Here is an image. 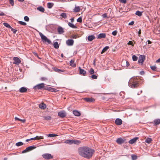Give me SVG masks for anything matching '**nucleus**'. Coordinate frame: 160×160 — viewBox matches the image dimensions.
<instances>
[{
    "instance_id": "f257e3e1",
    "label": "nucleus",
    "mask_w": 160,
    "mask_h": 160,
    "mask_svg": "<svg viewBox=\"0 0 160 160\" xmlns=\"http://www.w3.org/2000/svg\"><path fill=\"white\" fill-rule=\"evenodd\" d=\"M78 152L79 154L81 157L89 159L92 157L94 151L87 146H83L78 148Z\"/></svg>"
},
{
    "instance_id": "f03ea898",
    "label": "nucleus",
    "mask_w": 160,
    "mask_h": 160,
    "mask_svg": "<svg viewBox=\"0 0 160 160\" xmlns=\"http://www.w3.org/2000/svg\"><path fill=\"white\" fill-rule=\"evenodd\" d=\"M129 85L132 88H136L139 86V83L135 78H131L129 80Z\"/></svg>"
},
{
    "instance_id": "7ed1b4c3",
    "label": "nucleus",
    "mask_w": 160,
    "mask_h": 160,
    "mask_svg": "<svg viewBox=\"0 0 160 160\" xmlns=\"http://www.w3.org/2000/svg\"><path fill=\"white\" fill-rule=\"evenodd\" d=\"M39 34L41 38L42 41L44 42H47L48 44L51 43V42L50 40L48 39L47 38L44 36L41 32H39Z\"/></svg>"
},
{
    "instance_id": "20e7f679",
    "label": "nucleus",
    "mask_w": 160,
    "mask_h": 160,
    "mask_svg": "<svg viewBox=\"0 0 160 160\" xmlns=\"http://www.w3.org/2000/svg\"><path fill=\"white\" fill-rule=\"evenodd\" d=\"M145 59V56L144 55H140L139 57L138 60L139 63H141L142 65Z\"/></svg>"
},
{
    "instance_id": "39448f33",
    "label": "nucleus",
    "mask_w": 160,
    "mask_h": 160,
    "mask_svg": "<svg viewBox=\"0 0 160 160\" xmlns=\"http://www.w3.org/2000/svg\"><path fill=\"white\" fill-rule=\"evenodd\" d=\"M42 157L46 159H49L52 158L53 157L50 154L47 153L43 154L42 155Z\"/></svg>"
},
{
    "instance_id": "423d86ee",
    "label": "nucleus",
    "mask_w": 160,
    "mask_h": 160,
    "mask_svg": "<svg viewBox=\"0 0 160 160\" xmlns=\"http://www.w3.org/2000/svg\"><path fill=\"white\" fill-rule=\"evenodd\" d=\"M58 115L61 118H64L67 115L66 112L64 111H62L58 113Z\"/></svg>"
},
{
    "instance_id": "0eeeda50",
    "label": "nucleus",
    "mask_w": 160,
    "mask_h": 160,
    "mask_svg": "<svg viewBox=\"0 0 160 160\" xmlns=\"http://www.w3.org/2000/svg\"><path fill=\"white\" fill-rule=\"evenodd\" d=\"M13 59L14 61V62H13V64L18 65L21 63L20 60L17 57H14Z\"/></svg>"
},
{
    "instance_id": "6e6552de",
    "label": "nucleus",
    "mask_w": 160,
    "mask_h": 160,
    "mask_svg": "<svg viewBox=\"0 0 160 160\" xmlns=\"http://www.w3.org/2000/svg\"><path fill=\"white\" fill-rule=\"evenodd\" d=\"M44 84L43 83H41L35 86L34 88L35 89H40L44 87Z\"/></svg>"
},
{
    "instance_id": "1a4fd4ad",
    "label": "nucleus",
    "mask_w": 160,
    "mask_h": 160,
    "mask_svg": "<svg viewBox=\"0 0 160 160\" xmlns=\"http://www.w3.org/2000/svg\"><path fill=\"white\" fill-rule=\"evenodd\" d=\"M125 140L123 139H122V138H118L116 141V142L118 143L119 144H121L125 142Z\"/></svg>"
},
{
    "instance_id": "9d476101",
    "label": "nucleus",
    "mask_w": 160,
    "mask_h": 160,
    "mask_svg": "<svg viewBox=\"0 0 160 160\" xmlns=\"http://www.w3.org/2000/svg\"><path fill=\"white\" fill-rule=\"evenodd\" d=\"M83 99L88 102H93L95 101V99L92 98H83Z\"/></svg>"
},
{
    "instance_id": "9b49d317",
    "label": "nucleus",
    "mask_w": 160,
    "mask_h": 160,
    "mask_svg": "<svg viewBox=\"0 0 160 160\" xmlns=\"http://www.w3.org/2000/svg\"><path fill=\"white\" fill-rule=\"evenodd\" d=\"M44 89L46 90H48L52 92H56L58 91V90L56 89L50 87L45 88Z\"/></svg>"
},
{
    "instance_id": "f8f14e48",
    "label": "nucleus",
    "mask_w": 160,
    "mask_h": 160,
    "mask_svg": "<svg viewBox=\"0 0 160 160\" xmlns=\"http://www.w3.org/2000/svg\"><path fill=\"white\" fill-rule=\"evenodd\" d=\"M115 123L117 125H120L122 123V121L121 119L117 118L115 120Z\"/></svg>"
},
{
    "instance_id": "ddd939ff",
    "label": "nucleus",
    "mask_w": 160,
    "mask_h": 160,
    "mask_svg": "<svg viewBox=\"0 0 160 160\" xmlns=\"http://www.w3.org/2000/svg\"><path fill=\"white\" fill-rule=\"evenodd\" d=\"M74 41L72 39H68L67 40L66 43L68 46H72L73 45Z\"/></svg>"
},
{
    "instance_id": "4468645a",
    "label": "nucleus",
    "mask_w": 160,
    "mask_h": 160,
    "mask_svg": "<svg viewBox=\"0 0 160 160\" xmlns=\"http://www.w3.org/2000/svg\"><path fill=\"white\" fill-rule=\"evenodd\" d=\"M79 73L80 74L84 76L86 75V72L85 70L81 69L80 67L79 68Z\"/></svg>"
},
{
    "instance_id": "2eb2a0df",
    "label": "nucleus",
    "mask_w": 160,
    "mask_h": 160,
    "mask_svg": "<svg viewBox=\"0 0 160 160\" xmlns=\"http://www.w3.org/2000/svg\"><path fill=\"white\" fill-rule=\"evenodd\" d=\"M106 35L105 33H101L98 35L97 38L101 39L104 38H106Z\"/></svg>"
},
{
    "instance_id": "dca6fc26",
    "label": "nucleus",
    "mask_w": 160,
    "mask_h": 160,
    "mask_svg": "<svg viewBox=\"0 0 160 160\" xmlns=\"http://www.w3.org/2000/svg\"><path fill=\"white\" fill-rule=\"evenodd\" d=\"M27 91V88L25 87H22L20 88L19 90V92L21 93H24L26 92Z\"/></svg>"
},
{
    "instance_id": "f3484780",
    "label": "nucleus",
    "mask_w": 160,
    "mask_h": 160,
    "mask_svg": "<svg viewBox=\"0 0 160 160\" xmlns=\"http://www.w3.org/2000/svg\"><path fill=\"white\" fill-rule=\"evenodd\" d=\"M73 113L75 116L78 117L79 116L81 115L80 112L76 110H75L73 111Z\"/></svg>"
},
{
    "instance_id": "a211bd4d",
    "label": "nucleus",
    "mask_w": 160,
    "mask_h": 160,
    "mask_svg": "<svg viewBox=\"0 0 160 160\" xmlns=\"http://www.w3.org/2000/svg\"><path fill=\"white\" fill-rule=\"evenodd\" d=\"M57 30L59 34H62L64 32L63 29L61 27H58Z\"/></svg>"
},
{
    "instance_id": "6ab92c4d",
    "label": "nucleus",
    "mask_w": 160,
    "mask_h": 160,
    "mask_svg": "<svg viewBox=\"0 0 160 160\" xmlns=\"http://www.w3.org/2000/svg\"><path fill=\"white\" fill-rule=\"evenodd\" d=\"M39 107L41 109H44L46 108V105L43 103H42L39 105Z\"/></svg>"
},
{
    "instance_id": "aec40b11",
    "label": "nucleus",
    "mask_w": 160,
    "mask_h": 160,
    "mask_svg": "<svg viewBox=\"0 0 160 160\" xmlns=\"http://www.w3.org/2000/svg\"><path fill=\"white\" fill-rule=\"evenodd\" d=\"M81 10V8L79 6H76L73 9V12H79Z\"/></svg>"
},
{
    "instance_id": "412c9836",
    "label": "nucleus",
    "mask_w": 160,
    "mask_h": 160,
    "mask_svg": "<svg viewBox=\"0 0 160 160\" xmlns=\"http://www.w3.org/2000/svg\"><path fill=\"white\" fill-rule=\"evenodd\" d=\"M138 138H135L129 140V142L131 144H132L135 143L138 139Z\"/></svg>"
},
{
    "instance_id": "4be33fe9",
    "label": "nucleus",
    "mask_w": 160,
    "mask_h": 160,
    "mask_svg": "<svg viewBox=\"0 0 160 160\" xmlns=\"http://www.w3.org/2000/svg\"><path fill=\"white\" fill-rule=\"evenodd\" d=\"M95 38V37L94 35H92L89 36L88 37V39L90 41H91Z\"/></svg>"
},
{
    "instance_id": "5701e85b",
    "label": "nucleus",
    "mask_w": 160,
    "mask_h": 160,
    "mask_svg": "<svg viewBox=\"0 0 160 160\" xmlns=\"http://www.w3.org/2000/svg\"><path fill=\"white\" fill-rule=\"evenodd\" d=\"M37 10L42 12H44L45 11L44 8L42 6L38 7L37 8Z\"/></svg>"
},
{
    "instance_id": "b1692460",
    "label": "nucleus",
    "mask_w": 160,
    "mask_h": 160,
    "mask_svg": "<svg viewBox=\"0 0 160 160\" xmlns=\"http://www.w3.org/2000/svg\"><path fill=\"white\" fill-rule=\"evenodd\" d=\"M81 143V141L80 140H72V143H74L77 145H78L80 144Z\"/></svg>"
},
{
    "instance_id": "393cba45",
    "label": "nucleus",
    "mask_w": 160,
    "mask_h": 160,
    "mask_svg": "<svg viewBox=\"0 0 160 160\" xmlns=\"http://www.w3.org/2000/svg\"><path fill=\"white\" fill-rule=\"evenodd\" d=\"M70 66L73 67H75L76 66V64L74 63V61L73 60H71L70 62Z\"/></svg>"
},
{
    "instance_id": "a878e982",
    "label": "nucleus",
    "mask_w": 160,
    "mask_h": 160,
    "mask_svg": "<svg viewBox=\"0 0 160 160\" xmlns=\"http://www.w3.org/2000/svg\"><path fill=\"white\" fill-rule=\"evenodd\" d=\"M33 140H39L41 139H43V136H36L34 138H32Z\"/></svg>"
},
{
    "instance_id": "bb28decb",
    "label": "nucleus",
    "mask_w": 160,
    "mask_h": 160,
    "mask_svg": "<svg viewBox=\"0 0 160 160\" xmlns=\"http://www.w3.org/2000/svg\"><path fill=\"white\" fill-rule=\"evenodd\" d=\"M109 48V47L108 46L105 47L102 50L101 52V54H102L106 51L108 50V49Z\"/></svg>"
},
{
    "instance_id": "cd10ccee",
    "label": "nucleus",
    "mask_w": 160,
    "mask_h": 160,
    "mask_svg": "<svg viewBox=\"0 0 160 160\" xmlns=\"http://www.w3.org/2000/svg\"><path fill=\"white\" fill-rule=\"evenodd\" d=\"M36 148V147L34 146H30L27 148V149H28V152L35 149Z\"/></svg>"
},
{
    "instance_id": "c85d7f7f",
    "label": "nucleus",
    "mask_w": 160,
    "mask_h": 160,
    "mask_svg": "<svg viewBox=\"0 0 160 160\" xmlns=\"http://www.w3.org/2000/svg\"><path fill=\"white\" fill-rule=\"evenodd\" d=\"M64 143L69 144H72V140H67L64 141Z\"/></svg>"
},
{
    "instance_id": "c756f323",
    "label": "nucleus",
    "mask_w": 160,
    "mask_h": 160,
    "mask_svg": "<svg viewBox=\"0 0 160 160\" xmlns=\"http://www.w3.org/2000/svg\"><path fill=\"white\" fill-rule=\"evenodd\" d=\"M53 46L54 48L56 49H58L59 48V45L58 42H54L53 44Z\"/></svg>"
},
{
    "instance_id": "7c9ffc66",
    "label": "nucleus",
    "mask_w": 160,
    "mask_h": 160,
    "mask_svg": "<svg viewBox=\"0 0 160 160\" xmlns=\"http://www.w3.org/2000/svg\"><path fill=\"white\" fill-rule=\"evenodd\" d=\"M68 26L70 27L73 28H77V27L73 24L71 23L70 22H69L68 23Z\"/></svg>"
},
{
    "instance_id": "2f4dec72",
    "label": "nucleus",
    "mask_w": 160,
    "mask_h": 160,
    "mask_svg": "<svg viewBox=\"0 0 160 160\" xmlns=\"http://www.w3.org/2000/svg\"><path fill=\"white\" fill-rule=\"evenodd\" d=\"M53 5V4L51 2H48L47 3V7L49 8H51Z\"/></svg>"
},
{
    "instance_id": "473e14b6",
    "label": "nucleus",
    "mask_w": 160,
    "mask_h": 160,
    "mask_svg": "<svg viewBox=\"0 0 160 160\" xmlns=\"http://www.w3.org/2000/svg\"><path fill=\"white\" fill-rule=\"evenodd\" d=\"M152 140L151 138H148L145 140V142L148 143H150L152 141Z\"/></svg>"
},
{
    "instance_id": "72a5a7b5",
    "label": "nucleus",
    "mask_w": 160,
    "mask_h": 160,
    "mask_svg": "<svg viewBox=\"0 0 160 160\" xmlns=\"http://www.w3.org/2000/svg\"><path fill=\"white\" fill-rule=\"evenodd\" d=\"M154 123L155 125H158L160 123V119H158L154 120Z\"/></svg>"
},
{
    "instance_id": "f704fd0d",
    "label": "nucleus",
    "mask_w": 160,
    "mask_h": 160,
    "mask_svg": "<svg viewBox=\"0 0 160 160\" xmlns=\"http://www.w3.org/2000/svg\"><path fill=\"white\" fill-rule=\"evenodd\" d=\"M135 14L139 16H141L142 15V12L138 11H137L136 12Z\"/></svg>"
},
{
    "instance_id": "c9c22d12",
    "label": "nucleus",
    "mask_w": 160,
    "mask_h": 160,
    "mask_svg": "<svg viewBox=\"0 0 160 160\" xmlns=\"http://www.w3.org/2000/svg\"><path fill=\"white\" fill-rule=\"evenodd\" d=\"M54 70L55 71L59 72L60 73H61V72H64V70H62L61 69H59L57 68H55L54 69Z\"/></svg>"
},
{
    "instance_id": "e433bc0d",
    "label": "nucleus",
    "mask_w": 160,
    "mask_h": 160,
    "mask_svg": "<svg viewBox=\"0 0 160 160\" xmlns=\"http://www.w3.org/2000/svg\"><path fill=\"white\" fill-rule=\"evenodd\" d=\"M43 118L45 120H51L52 119V118L51 116H45L43 117Z\"/></svg>"
},
{
    "instance_id": "4c0bfd02",
    "label": "nucleus",
    "mask_w": 160,
    "mask_h": 160,
    "mask_svg": "<svg viewBox=\"0 0 160 160\" xmlns=\"http://www.w3.org/2000/svg\"><path fill=\"white\" fill-rule=\"evenodd\" d=\"M23 145V143L21 142H19L16 143V145L18 147L22 146Z\"/></svg>"
},
{
    "instance_id": "58836bf2",
    "label": "nucleus",
    "mask_w": 160,
    "mask_h": 160,
    "mask_svg": "<svg viewBox=\"0 0 160 160\" xmlns=\"http://www.w3.org/2000/svg\"><path fill=\"white\" fill-rule=\"evenodd\" d=\"M60 16L62 18H67V14L66 13L64 12H63L62 13L60 14Z\"/></svg>"
},
{
    "instance_id": "ea45409f",
    "label": "nucleus",
    "mask_w": 160,
    "mask_h": 160,
    "mask_svg": "<svg viewBox=\"0 0 160 160\" xmlns=\"http://www.w3.org/2000/svg\"><path fill=\"white\" fill-rule=\"evenodd\" d=\"M3 24L4 26H5L7 28H9L10 29L11 28H12V27H11V26L8 23H7L4 22L3 23Z\"/></svg>"
},
{
    "instance_id": "a19ab883",
    "label": "nucleus",
    "mask_w": 160,
    "mask_h": 160,
    "mask_svg": "<svg viewBox=\"0 0 160 160\" xmlns=\"http://www.w3.org/2000/svg\"><path fill=\"white\" fill-rule=\"evenodd\" d=\"M91 74H92L94 73V69L92 68H91L89 71Z\"/></svg>"
},
{
    "instance_id": "79ce46f5",
    "label": "nucleus",
    "mask_w": 160,
    "mask_h": 160,
    "mask_svg": "<svg viewBox=\"0 0 160 160\" xmlns=\"http://www.w3.org/2000/svg\"><path fill=\"white\" fill-rule=\"evenodd\" d=\"M57 136H58V135L55 134H50L48 135V137H53Z\"/></svg>"
},
{
    "instance_id": "37998d69",
    "label": "nucleus",
    "mask_w": 160,
    "mask_h": 160,
    "mask_svg": "<svg viewBox=\"0 0 160 160\" xmlns=\"http://www.w3.org/2000/svg\"><path fill=\"white\" fill-rule=\"evenodd\" d=\"M18 23L22 25H26L27 24L26 23L21 21H19Z\"/></svg>"
},
{
    "instance_id": "c03bdc74",
    "label": "nucleus",
    "mask_w": 160,
    "mask_h": 160,
    "mask_svg": "<svg viewBox=\"0 0 160 160\" xmlns=\"http://www.w3.org/2000/svg\"><path fill=\"white\" fill-rule=\"evenodd\" d=\"M132 60L134 61H136L138 59V57L135 55H133L132 56Z\"/></svg>"
},
{
    "instance_id": "a18cd8bd",
    "label": "nucleus",
    "mask_w": 160,
    "mask_h": 160,
    "mask_svg": "<svg viewBox=\"0 0 160 160\" xmlns=\"http://www.w3.org/2000/svg\"><path fill=\"white\" fill-rule=\"evenodd\" d=\"M132 159V160H135L137 158V157L135 155H132L131 156Z\"/></svg>"
},
{
    "instance_id": "49530a36",
    "label": "nucleus",
    "mask_w": 160,
    "mask_h": 160,
    "mask_svg": "<svg viewBox=\"0 0 160 160\" xmlns=\"http://www.w3.org/2000/svg\"><path fill=\"white\" fill-rule=\"evenodd\" d=\"M150 68L153 71H157V68L155 66H151Z\"/></svg>"
},
{
    "instance_id": "de8ad7c7",
    "label": "nucleus",
    "mask_w": 160,
    "mask_h": 160,
    "mask_svg": "<svg viewBox=\"0 0 160 160\" xmlns=\"http://www.w3.org/2000/svg\"><path fill=\"white\" fill-rule=\"evenodd\" d=\"M40 80L42 81H45L47 80L48 79L46 77H42L40 78Z\"/></svg>"
},
{
    "instance_id": "09e8293b",
    "label": "nucleus",
    "mask_w": 160,
    "mask_h": 160,
    "mask_svg": "<svg viewBox=\"0 0 160 160\" xmlns=\"http://www.w3.org/2000/svg\"><path fill=\"white\" fill-rule=\"evenodd\" d=\"M98 76L95 75L93 74L91 76V78L92 79H96L97 78Z\"/></svg>"
},
{
    "instance_id": "8fccbe9b",
    "label": "nucleus",
    "mask_w": 160,
    "mask_h": 160,
    "mask_svg": "<svg viewBox=\"0 0 160 160\" xmlns=\"http://www.w3.org/2000/svg\"><path fill=\"white\" fill-rule=\"evenodd\" d=\"M9 3L12 6H13L14 5V1L13 0H9Z\"/></svg>"
},
{
    "instance_id": "3c124183",
    "label": "nucleus",
    "mask_w": 160,
    "mask_h": 160,
    "mask_svg": "<svg viewBox=\"0 0 160 160\" xmlns=\"http://www.w3.org/2000/svg\"><path fill=\"white\" fill-rule=\"evenodd\" d=\"M82 18L81 17H79L77 19V22H82Z\"/></svg>"
},
{
    "instance_id": "603ef678",
    "label": "nucleus",
    "mask_w": 160,
    "mask_h": 160,
    "mask_svg": "<svg viewBox=\"0 0 160 160\" xmlns=\"http://www.w3.org/2000/svg\"><path fill=\"white\" fill-rule=\"evenodd\" d=\"M24 20L28 22L29 21V18L27 16H25Z\"/></svg>"
},
{
    "instance_id": "864d4df0",
    "label": "nucleus",
    "mask_w": 160,
    "mask_h": 160,
    "mask_svg": "<svg viewBox=\"0 0 160 160\" xmlns=\"http://www.w3.org/2000/svg\"><path fill=\"white\" fill-rule=\"evenodd\" d=\"M11 30L14 33H16V32H17V30H16V29H14L12 27L11 28Z\"/></svg>"
},
{
    "instance_id": "5fc2aeb1",
    "label": "nucleus",
    "mask_w": 160,
    "mask_h": 160,
    "mask_svg": "<svg viewBox=\"0 0 160 160\" xmlns=\"http://www.w3.org/2000/svg\"><path fill=\"white\" fill-rule=\"evenodd\" d=\"M117 33V31H114L112 32V34L114 35V36H116Z\"/></svg>"
},
{
    "instance_id": "6e6d98bb",
    "label": "nucleus",
    "mask_w": 160,
    "mask_h": 160,
    "mask_svg": "<svg viewBox=\"0 0 160 160\" xmlns=\"http://www.w3.org/2000/svg\"><path fill=\"white\" fill-rule=\"evenodd\" d=\"M28 152V149H27V148L25 149L22 151V153H25L27 152Z\"/></svg>"
},
{
    "instance_id": "4d7b16f0",
    "label": "nucleus",
    "mask_w": 160,
    "mask_h": 160,
    "mask_svg": "<svg viewBox=\"0 0 160 160\" xmlns=\"http://www.w3.org/2000/svg\"><path fill=\"white\" fill-rule=\"evenodd\" d=\"M119 1L122 3H126V0H119Z\"/></svg>"
},
{
    "instance_id": "13d9d810",
    "label": "nucleus",
    "mask_w": 160,
    "mask_h": 160,
    "mask_svg": "<svg viewBox=\"0 0 160 160\" xmlns=\"http://www.w3.org/2000/svg\"><path fill=\"white\" fill-rule=\"evenodd\" d=\"M102 17L103 18H106L107 17V13H105L104 14H103L102 15Z\"/></svg>"
},
{
    "instance_id": "bf43d9fd",
    "label": "nucleus",
    "mask_w": 160,
    "mask_h": 160,
    "mask_svg": "<svg viewBox=\"0 0 160 160\" xmlns=\"http://www.w3.org/2000/svg\"><path fill=\"white\" fill-rule=\"evenodd\" d=\"M128 44L132 45V46H133V42L131 41H129V42L128 43Z\"/></svg>"
},
{
    "instance_id": "052dcab7",
    "label": "nucleus",
    "mask_w": 160,
    "mask_h": 160,
    "mask_svg": "<svg viewBox=\"0 0 160 160\" xmlns=\"http://www.w3.org/2000/svg\"><path fill=\"white\" fill-rule=\"evenodd\" d=\"M134 23V21H132L131 22H129L128 24L130 25H132Z\"/></svg>"
},
{
    "instance_id": "680f3d73",
    "label": "nucleus",
    "mask_w": 160,
    "mask_h": 160,
    "mask_svg": "<svg viewBox=\"0 0 160 160\" xmlns=\"http://www.w3.org/2000/svg\"><path fill=\"white\" fill-rule=\"evenodd\" d=\"M72 37L73 38H76L78 37V35H73L72 36Z\"/></svg>"
},
{
    "instance_id": "e2e57ef3",
    "label": "nucleus",
    "mask_w": 160,
    "mask_h": 160,
    "mask_svg": "<svg viewBox=\"0 0 160 160\" xmlns=\"http://www.w3.org/2000/svg\"><path fill=\"white\" fill-rule=\"evenodd\" d=\"M5 14H4V13L3 12H1V13H0V16H5Z\"/></svg>"
},
{
    "instance_id": "0e129e2a",
    "label": "nucleus",
    "mask_w": 160,
    "mask_h": 160,
    "mask_svg": "<svg viewBox=\"0 0 160 160\" xmlns=\"http://www.w3.org/2000/svg\"><path fill=\"white\" fill-rule=\"evenodd\" d=\"M141 30L140 29L139 31H138V36L139 37L140 36V34H141Z\"/></svg>"
},
{
    "instance_id": "69168bd1",
    "label": "nucleus",
    "mask_w": 160,
    "mask_h": 160,
    "mask_svg": "<svg viewBox=\"0 0 160 160\" xmlns=\"http://www.w3.org/2000/svg\"><path fill=\"white\" fill-rule=\"evenodd\" d=\"M33 140V139L32 138H31L30 139H26V142H28V141H29L30 140Z\"/></svg>"
},
{
    "instance_id": "338daca9",
    "label": "nucleus",
    "mask_w": 160,
    "mask_h": 160,
    "mask_svg": "<svg viewBox=\"0 0 160 160\" xmlns=\"http://www.w3.org/2000/svg\"><path fill=\"white\" fill-rule=\"evenodd\" d=\"M20 121H21L23 122V123H24L25 122V119H20Z\"/></svg>"
},
{
    "instance_id": "774afa93",
    "label": "nucleus",
    "mask_w": 160,
    "mask_h": 160,
    "mask_svg": "<svg viewBox=\"0 0 160 160\" xmlns=\"http://www.w3.org/2000/svg\"><path fill=\"white\" fill-rule=\"evenodd\" d=\"M15 119L16 120H18V121H20V119L18 118L17 117H15Z\"/></svg>"
}]
</instances>
